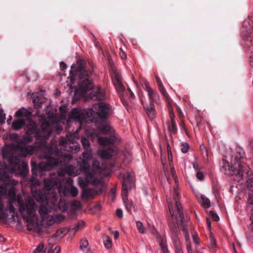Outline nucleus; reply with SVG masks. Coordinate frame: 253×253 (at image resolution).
Listing matches in <instances>:
<instances>
[{"mask_svg": "<svg viewBox=\"0 0 253 253\" xmlns=\"http://www.w3.org/2000/svg\"><path fill=\"white\" fill-rule=\"evenodd\" d=\"M14 160L16 161L17 160L16 157L10 161L8 166L4 165L3 167L0 163V212L3 213L4 211L3 198L7 199L9 207L5 210V211H8L10 213H14L15 210L12 204L17 202L19 205L20 212L24 218L29 224L35 227L38 224V220L35 215L36 206L34 200L29 198L26 200L25 204H22L21 197L20 195H16L14 187L6 182L7 173L14 172L17 168H19V162L14 163Z\"/></svg>", "mask_w": 253, "mask_h": 253, "instance_id": "f257e3e1", "label": "nucleus"}, {"mask_svg": "<svg viewBox=\"0 0 253 253\" xmlns=\"http://www.w3.org/2000/svg\"><path fill=\"white\" fill-rule=\"evenodd\" d=\"M57 187L59 192H61L60 186L56 181L52 180H45L44 183V190L45 195L37 194L34 195L36 200L41 203L39 210V212L42 216L41 224L45 226L53 225L63 220L64 217L61 214L51 215L48 212L54 208L57 197L54 192V189Z\"/></svg>", "mask_w": 253, "mask_h": 253, "instance_id": "f03ea898", "label": "nucleus"}, {"mask_svg": "<svg viewBox=\"0 0 253 253\" xmlns=\"http://www.w3.org/2000/svg\"><path fill=\"white\" fill-rule=\"evenodd\" d=\"M170 166L171 174L175 183L176 187L174 188L173 195V201L175 204L174 209L173 205V202L171 201L169 199H167L169 212L174 220L173 222L176 230H177V228H178L179 230L182 229L184 232L188 253H192L190 244L189 242V235L183 224L182 215L181 211V206L178 201L179 200L177 187V184L178 183V179L176 175V172L173 166L171 164H170Z\"/></svg>", "mask_w": 253, "mask_h": 253, "instance_id": "7ed1b4c3", "label": "nucleus"}, {"mask_svg": "<svg viewBox=\"0 0 253 253\" xmlns=\"http://www.w3.org/2000/svg\"><path fill=\"white\" fill-rule=\"evenodd\" d=\"M82 143L84 148L86 149V151L83 154V172L85 175L86 180L88 183L96 184L97 183L95 179L96 172L86 167L92 158L91 150H87L90 143L88 140L84 137L82 138Z\"/></svg>", "mask_w": 253, "mask_h": 253, "instance_id": "20e7f679", "label": "nucleus"}, {"mask_svg": "<svg viewBox=\"0 0 253 253\" xmlns=\"http://www.w3.org/2000/svg\"><path fill=\"white\" fill-rule=\"evenodd\" d=\"M79 73L81 82H82L80 84V88L75 90V95L77 96L79 94V96H84L88 91L93 88L91 82L87 78H85L84 79H83L85 76L89 77L91 75L92 70L89 69L88 71H86L82 69V68H81Z\"/></svg>", "mask_w": 253, "mask_h": 253, "instance_id": "39448f33", "label": "nucleus"}, {"mask_svg": "<svg viewBox=\"0 0 253 253\" xmlns=\"http://www.w3.org/2000/svg\"><path fill=\"white\" fill-rule=\"evenodd\" d=\"M232 163L233 165L230 166L229 163L225 160L222 161V168L225 170L226 174L229 175H241L243 174L245 169L248 168L246 165H242L240 160L234 158Z\"/></svg>", "mask_w": 253, "mask_h": 253, "instance_id": "423d86ee", "label": "nucleus"}, {"mask_svg": "<svg viewBox=\"0 0 253 253\" xmlns=\"http://www.w3.org/2000/svg\"><path fill=\"white\" fill-rule=\"evenodd\" d=\"M132 184V177L130 174H127L126 176L124 177L122 191V198L126 209L129 212L134 208L132 204L129 202L127 199V194Z\"/></svg>", "mask_w": 253, "mask_h": 253, "instance_id": "0eeeda50", "label": "nucleus"}, {"mask_svg": "<svg viewBox=\"0 0 253 253\" xmlns=\"http://www.w3.org/2000/svg\"><path fill=\"white\" fill-rule=\"evenodd\" d=\"M110 112L109 106L103 102L96 104L93 108L86 111V116L89 117L95 113L101 118H105Z\"/></svg>", "mask_w": 253, "mask_h": 253, "instance_id": "6e6552de", "label": "nucleus"}, {"mask_svg": "<svg viewBox=\"0 0 253 253\" xmlns=\"http://www.w3.org/2000/svg\"><path fill=\"white\" fill-rule=\"evenodd\" d=\"M13 148L19 154L23 157H27L33 154L36 150V148L32 146L27 145L25 141L16 146H14Z\"/></svg>", "mask_w": 253, "mask_h": 253, "instance_id": "1a4fd4ad", "label": "nucleus"}, {"mask_svg": "<svg viewBox=\"0 0 253 253\" xmlns=\"http://www.w3.org/2000/svg\"><path fill=\"white\" fill-rule=\"evenodd\" d=\"M76 134H70L67 135L66 138H62L60 141V144L62 146H66L68 145L73 144V146H70L72 149V151H75L77 152L80 150V146L77 143L75 142L76 139Z\"/></svg>", "mask_w": 253, "mask_h": 253, "instance_id": "9d476101", "label": "nucleus"}, {"mask_svg": "<svg viewBox=\"0 0 253 253\" xmlns=\"http://www.w3.org/2000/svg\"><path fill=\"white\" fill-rule=\"evenodd\" d=\"M111 76L113 84L116 87L117 92L121 94L125 90V87L122 83L120 75L115 71L112 74Z\"/></svg>", "mask_w": 253, "mask_h": 253, "instance_id": "9b49d317", "label": "nucleus"}, {"mask_svg": "<svg viewBox=\"0 0 253 253\" xmlns=\"http://www.w3.org/2000/svg\"><path fill=\"white\" fill-rule=\"evenodd\" d=\"M84 118L83 112L79 109H74L71 112L70 118L82 121Z\"/></svg>", "mask_w": 253, "mask_h": 253, "instance_id": "f8f14e48", "label": "nucleus"}, {"mask_svg": "<svg viewBox=\"0 0 253 253\" xmlns=\"http://www.w3.org/2000/svg\"><path fill=\"white\" fill-rule=\"evenodd\" d=\"M171 239L175 248L176 253H178L179 251L183 252L181 249L180 241L179 238L177 236L175 231H173L171 233Z\"/></svg>", "mask_w": 253, "mask_h": 253, "instance_id": "ddd939ff", "label": "nucleus"}, {"mask_svg": "<svg viewBox=\"0 0 253 253\" xmlns=\"http://www.w3.org/2000/svg\"><path fill=\"white\" fill-rule=\"evenodd\" d=\"M98 142L102 146H110L114 143L115 141L114 138L111 137L110 138L104 137H100L98 135H96Z\"/></svg>", "mask_w": 253, "mask_h": 253, "instance_id": "4468645a", "label": "nucleus"}, {"mask_svg": "<svg viewBox=\"0 0 253 253\" xmlns=\"http://www.w3.org/2000/svg\"><path fill=\"white\" fill-rule=\"evenodd\" d=\"M146 90L148 92V96L152 100L157 101L159 98V96L156 91L150 88L148 85H146Z\"/></svg>", "mask_w": 253, "mask_h": 253, "instance_id": "2eb2a0df", "label": "nucleus"}, {"mask_svg": "<svg viewBox=\"0 0 253 253\" xmlns=\"http://www.w3.org/2000/svg\"><path fill=\"white\" fill-rule=\"evenodd\" d=\"M197 198L202 207L205 209H208L211 206V202L210 200L205 196L201 195L198 196Z\"/></svg>", "mask_w": 253, "mask_h": 253, "instance_id": "dca6fc26", "label": "nucleus"}, {"mask_svg": "<svg viewBox=\"0 0 253 253\" xmlns=\"http://www.w3.org/2000/svg\"><path fill=\"white\" fill-rule=\"evenodd\" d=\"M169 109L171 124V126H169V129L171 132L173 133H175L177 131V128L176 127L175 122L174 120V115L173 112L170 110L169 108Z\"/></svg>", "mask_w": 253, "mask_h": 253, "instance_id": "f3484780", "label": "nucleus"}, {"mask_svg": "<svg viewBox=\"0 0 253 253\" xmlns=\"http://www.w3.org/2000/svg\"><path fill=\"white\" fill-rule=\"evenodd\" d=\"M65 172L69 175L75 176L79 174V170L73 166H69L65 168Z\"/></svg>", "mask_w": 253, "mask_h": 253, "instance_id": "a211bd4d", "label": "nucleus"}, {"mask_svg": "<svg viewBox=\"0 0 253 253\" xmlns=\"http://www.w3.org/2000/svg\"><path fill=\"white\" fill-rule=\"evenodd\" d=\"M113 152V150L111 149V147H109V149L107 150H102L98 151V155L104 159H107L111 158L113 154L112 153Z\"/></svg>", "mask_w": 253, "mask_h": 253, "instance_id": "6ab92c4d", "label": "nucleus"}, {"mask_svg": "<svg viewBox=\"0 0 253 253\" xmlns=\"http://www.w3.org/2000/svg\"><path fill=\"white\" fill-rule=\"evenodd\" d=\"M25 124L24 120H18L14 121L12 124V127L15 130H19L21 129Z\"/></svg>", "mask_w": 253, "mask_h": 253, "instance_id": "aec40b11", "label": "nucleus"}, {"mask_svg": "<svg viewBox=\"0 0 253 253\" xmlns=\"http://www.w3.org/2000/svg\"><path fill=\"white\" fill-rule=\"evenodd\" d=\"M30 112L24 108H20L17 111L15 114L16 118H20L23 117H28L30 115Z\"/></svg>", "mask_w": 253, "mask_h": 253, "instance_id": "412c9836", "label": "nucleus"}, {"mask_svg": "<svg viewBox=\"0 0 253 253\" xmlns=\"http://www.w3.org/2000/svg\"><path fill=\"white\" fill-rule=\"evenodd\" d=\"M156 81L158 84L160 91L161 92L162 94L165 97V98L169 102L168 93L165 87H164L160 79L158 77H156Z\"/></svg>", "mask_w": 253, "mask_h": 253, "instance_id": "4be33fe9", "label": "nucleus"}, {"mask_svg": "<svg viewBox=\"0 0 253 253\" xmlns=\"http://www.w3.org/2000/svg\"><path fill=\"white\" fill-rule=\"evenodd\" d=\"M100 130L103 133L107 134L112 132V129L109 124L106 123H103L100 127Z\"/></svg>", "mask_w": 253, "mask_h": 253, "instance_id": "5701e85b", "label": "nucleus"}, {"mask_svg": "<svg viewBox=\"0 0 253 253\" xmlns=\"http://www.w3.org/2000/svg\"><path fill=\"white\" fill-rule=\"evenodd\" d=\"M94 191L90 189H85L82 193V196L84 199H87L93 196Z\"/></svg>", "mask_w": 253, "mask_h": 253, "instance_id": "b1692460", "label": "nucleus"}, {"mask_svg": "<svg viewBox=\"0 0 253 253\" xmlns=\"http://www.w3.org/2000/svg\"><path fill=\"white\" fill-rule=\"evenodd\" d=\"M91 97L94 100H102L104 98V95L101 92L100 89H98V90L95 92V94L91 95Z\"/></svg>", "mask_w": 253, "mask_h": 253, "instance_id": "393cba45", "label": "nucleus"}, {"mask_svg": "<svg viewBox=\"0 0 253 253\" xmlns=\"http://www.w3.org/2000/svg\"><path fill=\"white\" fill-rule=\"evenodd\" d=\"M103 242L104 246L106 248L109 249L112 247V242L108 236L105 235L103 237Z\"/></svg>", "mask_w": 253, "mask_h": 253, "instance_id": "a878e982", "label": "nucleus"}, {"mask_svg": "<svg viewBox=\"0 0 253 253\" xmlns=\"http://www.w3.org/2000/svg\"><path fill=\"white\" fill-rule=\"evenodd\" d=\"M136 227L140 233L145 234L146 232V229L143 226L142 223L141 221L136 222Z\"/></svg>", "mask_w": 253, "mask_h": 253, "instance_id": "bb28decb", "label": "nucleus"}, {"mask_svg": "<svg viewBox=\"0 0 253 253\" xmlns=\"http://www.w3.org/2000/svg\"><path fill=\"white\" fill-rule=\"evenodd\" d=\"M46 250L44 247L43 244L41 243L39 246L35 249L33 253H45Z\"/></svg>", "mask_w": 253, "mask_h": 253, "instance_id": "cd10ccee", "label": "nucleus"}, {"mask_svg": "<svg viewBox=\"0 0 253 253\" xmlns=\"http://www.w3.org/2000/svg\"><path fill=\"white\" fill-rule=\"evenodd\" d=\"M147 113L150 119H153L155 117L156 111L152 106L147 109Z\"/></svg>", "mask_w": 253, "mask_h": 253, "instance_id": "c85d7f7f", "label": "nucleus"}, {"mask_svg": "<svg viewBox=\"0 0 253 253\" xmlns=\"http://www.w3.org/2000/svg\"><path fill=\"white\" fill-rule=\"evenodd\" d=\"M160 246H161L163 252L169 251L167 246L166 239L165 237H162L161 241H160Z\"/></svg>", "mask_w": 253, "mask_h": 253, "instance_id": "c756f323", "label": "nucleus"}, {"mask_svg": "<svg viewBox=\"0 0 253 253\" xmlns=\"http://www.w3.org/2000/svg\"><path fill=\"white\" fill-rule=\"evenodd\" d=\"M248 204V206L252 209V210H253V188L251 190V193L249 194Z\"/></svg>", "mask_w": 253, "mask_h": 253, "instance_id": "7c9ffc66", "label": "nucleus"}, {"mask_svg": "<svg viewBox=\"0 0 253 253\" xmlns=\"http://www.w3.org/2000/svg\"><path fill=\"white\" fill-rule=\"evenodd\" d=\"M60 248L56 245H52L49 250L48 253H60Z\"/></svg>", "mask_w": 253, "mask_h": 253, "instance_id": "2f4dec72", "label": "nucleus"}, {"mask_svg": "<svg viewBox=\"0 0 253 253\" xmlns=\"http://www.w3.org/2000/svg\"><path fill=\"white\" fill-rule=\"evenodd\" d=\"M69 192L70 195L73 197L77 196L79 193L78 189L74 186H72L70 187V188L69 189Z\"/></svg>", "mask_w": 253, "mask_h": 253, "instance_id": "473e14b6", "label": "nucleus"}, {"mask_svg": "<svg viewBox=\"0 0 253 253\" xmlns=\"http://www.w3.org/2000/svg\"><path fill=\"white\" fill-rule=\"evenodd\" d=\"M88 245V241L86 239H83L80 243V248L83 251H85Z\"/></svg>", "mask_w": 253, "mask_h": 253, "instance_id": "72a5a7b5", "label": "nucleus"}, {"mask_svg": "<svg viewBox=\"0 0 253 253\" xmlns=\"http://www.w3.org/2000/svg\"><path fill=\"white\" fill-rule=\"evenodd\" d=\"M67 233V230L64 228H61L59 229L56 232V235L59 237H63Z\"/></svg>", "mask_w": 253, "mask_h": 253, "instance_id": "f704fd0d", "label": "nucleus"}, {"mask_svg": "<svg viewBox=\"0 0 253 253\" xmlns=\"http://www.w3.org/2000/svg\"><path fill=\"white\" fill-rule=\"evenodd\" d=\"M210 248H211L213 250H214V249L216 248V241L214 237L212 236V235L210 236Z\"/></svg>", "mask_w": 253, "mask_h": 253, "instance_id": "c9c22d12", "label": "nucleus"}, {"mask_svg": "<svg viewBox=\"0 0 253 253\" xmlns=\"http://www.w3.org/2000/svg\"><path fill=\"white\" fill-rule=\"evenodd\" d=\"M38 98L39 96H37V99H34L33 100L34 105L37 108L41 107L42 104V101H40V99H38Z\"/></svg>", "mask_w": 253, "mask_h": 253, "instance_id": "e433bc0d", "label": "nucleus"}, {"mask_svg": "<svg viewBox=\"0 0 253 253\" xmlns=\"http://www.w3.org/2000/svg\"><path fill=\"white\" fill-rule=\"evenodd\" d=\"M84 222L83 220L79 221L74 227L75 231L82 229L84 225Z\"/></svg>", "mask_w": 253, "mask_h": 253, "instance_id": "4c0bfd02", "label": "nucleus"}, {"mask_svg": "<svg viewBox=\"0 0 253 253\" xmlns=\"http://www.w3.org/2000/svg\"><path fill=\"white\" fill-rule=\"evenodd\" d=\"M189 149V146L188 143H183L181 146V150L183 153H186Z\"/></svg>", "mask_w": 253, "mask_h": 253, "instance_id": "58836bf2", "label": "nucleus"}, {"mask_svg": "<svg viewBox=\"0 0 253 253\" xmlns=\"http://www.w3.org/2000/svg\"><path fill=\"white\" fill-rule=\"evenodd\" d=\"M246 184H247V187H248V188L250 187V188H251V190H252L253 188V178H249L247 180Z\"/></svg>", "mask_w": 253, "mask_h": 253, "instance_id": "ea45409f", "label": "nucleus"}, {"mask_svg": "<svg viewBox=\"0 0 253 253\" xmlns=\"http://www.w3.org/2000/svg\"><path fill=\"white\" fill-rule=\"evenodd\" d=\"M78 183L79 185L82 187L84 188L85 186H86V182L84 181L82 178L79 177L78 178Z\"/></svg>", "mask_w": 253, "mask_h": 253, "instance_id": "a19ab883", "label": "nucleus"}, {"mask_svg": "<svg viewBox=\"0 0 253 253\" xmlns=\"http://www.w3.org/2000/svg\"><path fill=\"white\" fill-rule=\"evenodd\" d=\"M196 177L199 180H203L204 179V175L203 173L200 171L197 172Z\"/></svg>", "mask_w": 253, "mask_h": 253, "instance_id": "79ce46f5", "label": "nucleus"}, {"mask_svg": "<svg viewBox=\"0 0 253 253\" xmlns=\"http://www.w3.org/2000/svg\"><path fill=\"white\" fill-rule=\"evenodd\" d=\"M210 214L211 215V217H212V218L215 220V221H217L219 220V216L217 215V214L215 213L214 212L211 211H210Z\"/></svg>", "mask_w": 253, "mask_h": 253, "instance_id": "37998d69", "label": "nucleus"}, {"mask_svg": "<svg viewBox=\"0 0 253 253\" xmlns=\"http://www.w3.org/2000/svg\"><path fill=\"white\" fill-rule=\"evenodd\" d=\"M120 54L122 59H126V54L125 52L122 49V48L120 49Z\"/></svg>", "mask_w": 253, "mask_h": 253, "instance_id": "c03bdc74", "label": "nucleus"}, {"mask_svg": "<svg viewBox=\"0 0 253 253\" xmlns=\"http://www.w3.org/2000/svg\"><path fill=\"white\" fill-rule=\"evenodd\" d=\"M99 167V163L97 161H93V168L95 169H98Z\"/></svg>", "mask_w": 253, "mask_h": 253, "instance_id": "a18cd8bd", "label": "nucleus"}, {"mask_svg": "<svg viewBox=\"0 0 253 253\" xmlns=\"http://www.w3.org/2000/svg\"><path fill=\"white\" fill-rule=\"evenodd\" d=\"M116 213V215L119 217H122L123 215V211L121 209L117 210Z\"/></svg>", "mask_w": 253, "mask_h": 253, "instance_id": "49530a36", "label": "nucleus"}, {"mask_svg": "<svg viewBox=\"0 0 253 253\" xmlns=\"http://www.w3.org/2000/svg\"><path fill=\"white\" fill-rule=\"evenodd\" d=\"M113 235H114V238L115 239H117L119 236V233L118 231H115L112 232Z\"/></svg>", "mask_w": 253, "mask_h": 253, "instance_id": "de8ad7c7", "label": "nucleus"}, {"mask_svg": "<svg viewBox=\"0 0 253 253\" xmlns=\"http://www.w3.org/2000/svg\"><path fill=\"white\" fill-rule=\"evenodd\" d=\"M193 241L194 242V243L196 244H199V242L198 241V238H197V235L196 234H193Z\"/></svg>", "mask_w": 253, "mask_h": 253, "instance_id": "09e8293b", "label": "nucleus"}, {"mask_svg": "<svg viewBox=\"0 0 253 253\" xmlns=\"http://www.w3.org/2000/svg\"><path fill=\"white\" fill-rule=\"evenodd\" d=\"M41 167H44L45 169H49L51 168V166L49 165L45 166L44 164L42 163L41 164Z\"/></svg>", "mask_w": 253, "mask_h": 253, "instance_id": "8fccbe9b", "label": "nucleus"}, {"mask_svg": "<svg viewBox=\"0 0 253 253\" xmlns=\"http://www.w3.org/2000/svg\"><path fill=\"white\" fill-rule=\"evenodd\" d=\"M66 67H67L66 64L64 62H61L60 63V68H61L62 70H63V69H65V68H66Z\"/></svg>", "mask_w": 253, "mask_h": 253, "instance_id": "3c124183", "label": "nucleus"}, {"mask_svg": "<svg viewBox=\"0 0 253 253\" xmlns=\"http://www.w3.org/2000/svg\"><path fill=\"white\" fill-rule=\"evenodd\" d=\"M250 64L252 66H253V51L252 52L250 56Z\"/></svg>", "mask_w": 253, "mask_h": 253, "instance_id": "603ef678", "label": "nucleus"}, {"mask_svg": "<svg viewBox=\"0 0 253 253\" xmlns=\"http://www.w3.org/2000/svg\"><path fill=\"white\" fill-rule=\"evenodd\" d=\"M168 158H169V160L171 162H172L171 153L170 152H169V150H168Z\"/></svg>", "mask_w": 253, "mask_h": 253, "instance_id": "864d4df0", "label": "nucleus"}, {"mask_svg": "<svg viewBox=\"0 0 253 253\" xmlns=\"http://www.w3.org/2000/svg\"><path fill=\"white\" fill-rule=\"evenodd\" d=\"M193 167L195 169L198 171L199 170V166L198 165H197L194 164H193Z\"/></svg>", "mask_w": 253, "mask_h": 253, "instance_id": "5fc2aeb1", "label": "nucleus"}, {"mask_svg": "<svg viewBox=\"0 0 253 253\" xmlns=\"http://www.w3.org/2000/svg\"><path fill=\"white\" fill-rule=\"evenodd\" d=\"M125 157L126 159H129L131 158V155L129 153H128L127 154L125 155Z\"/></svg>", "mask_w": 253, "mask_h": 253, "instance_id": "6e6d98bb", "label": "nucleus"}, {"mask_svg": "<svg viewBox=\"0 0 253 253\" xmlns=\"http://www.w3.org/2000/svg\"><path fill=\"white\" fill-rule=\"evenodd\" d=\"M12 120V117L11 116H9V118L8 119L7 122L8 124H10Z\"/></svg>", "mask_w": 253, "mask_h": 253, "instance_id": "4d7b16f0", "label": "nucleus"}, {"mask_svg": "<svg viewBox=\"0 0 253 253\" xmlns=\"http://www.w3.org/2000/svg\"><path fill=\"white\" fill-rule=\"evenodd\" d=\"M129 93H130V94L132 98L134 97V93L132 92V91L130 89H129Z\"/></svg>", "mask_w": 253, "mask_h": 253, "instance_id": "13d9d810", "label": "nucleus"}, {"mask_svg": "<svg viewBox=\"0 0 253 253\" xmlns=\"http://www.w3.org/2000/svg\"><path fill=\"white\" fill-rule=\"evenodd\" d=\"M151 232H152V233L153 234H156V230H155V229L153 227H152Z\"/></svg>", "mask_w": 253, "mask_h": 253, "instance_id": "bf43d9fd", "label": "nucleus"}, {"mask_svg": "<svg viewBox=\"0 0 253 253\" xmlns=\"http://www.w3.org/2000/svg\"><path fill=\"white\" fill-rule=\"evenodd\" d=\"M70 79H71V81L72 82V84H73V76H72V75L70 76Z\"/></svg>", "mask_w": 253, "mask_h": 253, "instance_id": "052dcab7", "label": "nucleus"}, {"mask_svg": "<svg viewBox=\"0 0 253 253\" xmlns=\"http://www.w3.org/2000/svg\"><path fill=\"white\" fill-rule=\"evenodd\" d=\"M251 228L252 232H253V222H252V223L251 224Z\"/></svg>", "mask_w": 253, "mask_h": 253, "instance_id": "680f3d73", "label": "nucleus"}, {"mask_svg": "<svg viewBox=\"0 0 253 253\" xmlns=\"http://www.w3.org/2000/svg\"><path fill=\"white\" fill-rule=\"evenodd\" d=\"M207 223H208V226L210 227L211 226V223L208 219H207Z\"/></svg>", "mask_w": 253, "mask_h": 253, "instance_id": "e2e57ef3", "label": "nucleus"}, {"mask_svg": "<svg viewBox=\"0 0 253 253\" xmlns=\"http://www.w3.org/2000/svg\"><path fill=\"white\" fill-rule=\"evenodd\" d=\"M5 119V115H4V116H3V121L1 122V123H3V122H4Z\"/></svg>", "mask_w": 253, "mask_h": 253, "instance_id": "0e129e2a", "label": "nucleus"}, {"mask_svg": "<svg viewBox=\"0 0 253 253\" xmlns=\"http://www.w3.org/2000/svg\"><path fill=\"white\" fill-rule=\"evenodd\" d=\"M52 164H53V165H57V164H58V163H55V162H53V163H52Z\"/></svg>", "mask_w": 253, "mask_h": 253, "instance_id": "69168bd1", "label": "nucleus"}, {"mask_svg": "<svg viewBox=\"0 0 253 253\" xmlns=\"http://www.w3.org/2000/svg\"><path fill=\"white\" fill-rule=\"evenodd\" d=\"M63 107H64V106H61V107H60V110H62V108H63Z\"/></svg>", "mask_w": 253, "mask_h": 253, "instance_id": "338daca9", "label": "nucleus"}, {"mask_svg": "<svg viewBox=\"0 0 253 253\" xmlns=\"http://www.w3.org/2000/svg\"><path fill=\"white\" fill-rule=\"evenodd\" d=\"M162 253H170L169 252V251H167V252H163Z\"/></svg>", "mask_w": 253, "mask_h": 253, "instance_id": "774afa93", "label": "nucleus"}]
</instances>
